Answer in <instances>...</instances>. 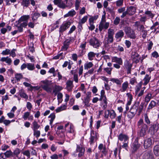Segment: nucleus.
I'll return each mask as SVG.
<instances>
[{
  "instance_id": "56",
  "label": "nucleus",
  "mask_w": 159,
  "mask_h": 159,
  "mask_svg": "<svg viewBox=\"0 0 159 159\" xmlns=\"http://www.w3.org/2000/svg\"><path fill=\"white\" fill-rule=\"evenodd\" d=\"M123 0H118L116 2V6L117 7H120L123 5Z\"/></svg>"
},
{
  "instance_id": "19",
  "label": "nucleus",
  "mask_w": 159,
  "mask_h": 159,
  "mask_svg": "<svg viewBox=\"0 0 159 159\" xmlns=\"http://www.w3.org/2000/svg\"><path fill=\"white\" fill-rule=\"evenodd\" d=\"M143 159H153V156L151 151L146 152L143 156Z\"/></svg>"
},
{
  "instance_id": "7",
  "label": "nucleus",
  "mask_w": 159,
  "mask_h": 159,
  "mask_svg": "<svg viewBox=\"0 0 159 159\" xmlns=\"http://www.w3.org/2000/svg\"><path fill=\"white\" fill-rule=\"evenodd\" d=\"M149 132H151L152 134L159 132V124L156 123L152 125L150 128Z\"/></svg>"
},
{
  "instance_id": "34",
  "label": "nucleus",
  "mask_w": 159,
  "mask_h": 159,
  "mask_svg": "<svg viewBox=\"0 0 159 159\" xmlns=\"http://www.w3.org/2000/svg\"><path fill=\"white\" fill-rule=\"evenodd\" d=\"M33 127L32 129L34 130H37L40 127V125H39L36 120H34L32 123Z\"/></svg>"
},
{
  "instance_id": "29",
  "label": "nucleus",
  "mask_w": 159,
  "mask_h": 159,
  "mask_svg": "<svg viewBox=\"0 0 159 159\" xmlns=\"http://www.w3.org/2000/svg\"><path fill=\"white\" fill-rule=\"evenodd\" d=\"M152 95L150 93H148L145 97V102H146V104L145 105V107H146L148 103L150 101L152 98Z\"/></svg>"
},
{
  "instance_id": "18",
  "label": "nucleus",
  "mask_w": 159,
  "mask_h": 159,
  "mask_svg": "<svg viewBox=\"0 0 159 159\" xmlns=\"http://www.w3.org/2000/svg\"><path fill=\"white\" fill-rule=\"evenodd\" d=\"M111 61L112 62H116L120 65L123 64L122 60L121 58H118L116 57H113L111 58Z\"/></svg>"
},
{
  "instance_id": "16",
  "label": "nucleus",
  "mask_w": 159,
  "mask_h": 159,
  "mask_svg": "<svg viewBox=\"0 0 159 159\" xmlns=\"http://www.w3.org/2000/svg\"><path fill=\"white\" fill-rule=\"evenodd\" d=\"M118 139L120 141L124 140V142H126L128 141L129 137L125 134L122 133L120 134L118 136Z\"/></svg>"
},
{
  "instance_id": "31",
  "label": "nucleus",
  "mask_w": 159,
  "mask_h": 159,
  "mask_svg": "<svg viewBox=\"0 0 159 159\" xmlns=\"http://www.w3.org/2000/svg\"><path fill=\"white\" fill-rule=\"evenodd\" d=\"M55 115L54 113L51 114L48 116V118H50V119L49 120L50 121L49 124L51 125H52L53 122L55 119Z\"/></svg>"
},
{
  "instance_id": "41",
  "label": "nucleus",
  "mask_w": 159,
  "mask_h": 159,
  "mask_svg": "<svg viewBox=\"0 0 159 159\" xmlns=\"http://www.w3.org/2000/svg\"><path fill=\"white\" fill-rule=\"evenodd\" d=\"M27 68L28 70H34L35 68L34 64L31 63H27Z\"/></svg>"
},
{
  "instance_id": "36",
  "label": "nucleus",
  "mask_w": 159,
  "mask_h": 159,
  "mask_svg": "<svg viewBox=\"0 0 159 159\" xmlns=\"http://www.w3.org/2000/svg\"><path fill=\"white\" fill-rule=\"evenodd\" d=\"M93 66V63L91 62H88L84 64V69L85 70H88L92 67Z\"/></svg>"
},
{
  "instance_id": "33",
  "label": "nucleus",
  "mask_w": 159,
  "mask_h": 159,
  "mask_svg": "<svg viewBox=\"0 0 159 159\" xmlns=\"http://www.w3.org/2000/svg\"><path fill=\"white\" fill-rule=\"evenodd\" d=\"M29 15H25L22 16L19 20V22L20 23L21 22L27 21V20L29 18Z\"/></svg>"
},
{
  "instance_id": "60",
  "label": "nucleus",
  "mask_w": 159,
  "mask_h": 159,
  "mask_svg": "<svg viewBox=\"0 0 159 159\" xmlns=\"http://www.w3.org/2000/svg\"><path fill=\"white\" fill-rule=\"evenodd\" d=\"M145 14L148 15V16L151 18H152L154 16V15L153 14L151 11H147L145 12Z\"/></svg>"
},
{
  "instance_id": "53",
  "label": "nucleus",
  "mask_w": 159,
  "mask_h": 159,
  "mask_svg": "<svg viewBox=\"0 0 159 159\" xmlns=\"http://www.w3.org/2000/svg\"><path fill=\"white\" fill-rule=\"evenodd\" d=\"M112 68L111 67H106L104 69V70L106 71L109 75H111V71L112 70Z\"/></svg>"
},
{
  "instance_id": "45",
  "label": "nucleus",
  "mask_w": 159,
  "mask_h": 159,
  "mask_svg": "<svg viewBox=\"0 0 159 159\" xmlns=\"http://www.w3.org/2000/svg\"><path fill=\"white\" fill-rule=\"evenodd\" d=\"M30 3L29 0H22L21 5L23 7H27Z\"/></svg>"
},
{
  "instance_id": "51",
  "label": "nucleus",
  "mask_w": 159,
  "mask_h": 159,
  "mask_svg": "<svg viewBox=\"0 0 159 159\" xmlns=\"http://www.w3.org/2000/svg\"><path fill=\"white\" fill-rule=\"evenodd\" d=\"M107 39L108 43H112L113 42V36L107 35Z\"/></svg>"
},
{
  "instance_id": "44",
  "label": "nucleus",
  "mask_w": 159,
  "mask_h": 159,
  "mask_svg": "<svg viewBox=\"0 0 159 159\" xmlns=\"http://www.w3.org/2000/svg\"><path fill=\"white\" fill-rule=\"evenodd\" d=\"M90 99L89 98H85L84 100L83 101V103L85 104V106L86 107H89L90 105V104L89 103Z\"/></svg>"
},
{
  "instance_id": "64",
  "label": "nucleus",
  "mask_w": 159,
  "mask_h": 159,
  "mask_svg": "<svg viewBox=\"0 0 159 159\" xmlns=\"http://www.w3.org/2000/svg\"><path fill=\"white\" fill-rule=\"evenodd\" d=\"M94 69L93 68H91V69L89 70L88 72H86L84 75V76H85V75H88L89 74H92L93 73V72L94 71Z\"/></svg>"
},
{
  "instance_id": "25",
  "label": "nucleus",
  "mask_w": 159,
  "mask_h": 159,
  "mask_svg": "<svg viewBox=\"0 0 159 159\" xmlns=\"http://www.w3.org/2000/svg\"><path fill=\"white\" fill-rule=\"evenodd\" d=\"M19 94L20 97L25 99H27L28 96L25 93V91L23 89H21L20 90Z\"/></svg>"
},
{
  "instance_id": "15",
  "label": "nucleus",
  "mask_w": 159,
  "mask_h": 159,
  "mask_svg": "<svg viewBox=\"0 0 159 159\" xmlns=\"http://www.w3.org/2000/svg\"><path fill=\"white\" fill-rule=\"evenodd\" d=\"M127 10L128 11V14L130 16L134 15L136 12V8L134 6L127 7Z\"/></svg>"
},
{
  "instance_id": "52",
  "label": "nucleus",
  "mask_w": 159,
  "mask_h": 159,
  "mask_svg": "<svg viewBox=\"0 0 159 159\" xmlns=\"http://www.w3.org/2000/svg\"><path fill=\"white\" fill-rule=\"evenodd\" d=\"M23 75L21 74H16L15 76V78L18 81H20L22 78Z\"/></svg>"
},
{
  "instance_id": "21",
  "label": "nucleus",
  "mask_w": 159,
  "mask_h": 159,
  "mask_svg": "<svg viewBox=\"0 0 159 159\" xmlns=\"http://www.w3.org/2000/svg\"><path fill=\"white\" fill-rule=\"evenodd\" d=\"M129 86V84L127 81L124 82L122 85L121 88L120 89V91L121 92H124L127 89Z\"/></svg>"
},
{
  "instance_id": "5",
  "label": "nucleus",
  "mask_w": 159,
  "mask_h": 159,
  "mask_svg": "<svg viewBox=\"0 0 159 159\" xmlns=\"http://www.w3.org/2000/svg\"><path fill=\"white\" fill-rule=\"evenodd\" d=\"M90 44L93 48H98L100 46L101 42L95 37L91 38L89 41Z\"/></svg>"
},
{
  "instance_id": "3",
  "label": "nucleus",
  "mask_w": 159,
  "mask_h": 159,
  "mask_svg": "<svg viewBox=\"0 0 159 159\" xmlns=\"http://www.w3.org/2000/svg\"><path fill=\"white\" fill-rule=\"evenodd\" d=\"M139 129H140L139 135L141 137L144 136L146 134V131L148 129V126L146 124L144 123L143 120L140 119L137 123V124Z\"/></svg>"
},
{
  "instance_id": "39",
  "label": "nucleus",
  "mask_w": 159,
  "mask_h": 159,
  "mask_svg": "<svg viewBox=\"0 0 159 159\" xmlns=\"http://www.w3.org/2000/svg\"><path fill=\"white\" fill-rule=\"evenodd\" d=\"M63 89L62 87L58 85H55L53 89V92H59L62 90Z\"/></svg>"
},
{
  "instance_id": "24",
  "label": "nucleus",
  "mask_w": 159,
  "mask_h": 159,
  "mask_svg": "<svg viewBox=\"0 0 159 159\" xmlns=\"http://www.w3.org/2000/svg\"><path fill=\"white\" fill-rule=\"evenodd\" d=\"M76 12L74 9H72L69 11L64 16L65 17H66L69 16L73 17L76 14Z\"/></svg>"
},
{
  "instance_id": "50",
  "label": "nucleus",
  "mask_w": 159,
  "mask_h": 159,
  "mask_svg": "<svg viewBox=\"0 0 159 159\" xmlns=\"http://www.w3.org/2000/svg\"><path fill=\"white\" fill-rule=\"evenodd\" d=\"M98 15L92 16L89 19V22L94 23V21L96 20L98 18Z\"/></svg>"
},
{
  "instance_id": "49",
  "label": "nucleus",
  "mask_w": 159,
  "mask_h": 159,
  "mask_svg": "<svg viewBox=\"0 0 159 159\" xmlns=\"http://www.w3.org/2000/svg\"><path fill=\"white\" fill-rule=\"evenodd\" d=\"M34 135L35 136L36 138H38L40 135V132L39 130H34Z\"/></svg>"
},
{
  "instance_id": "20",
  "label": "nucleus",
  "mask_w": 159,
  "mask_h": 159,
  "mask_svg": "<svg viewBox=\"0 0 159 159\" xmlns=\"http://www.w3.org/2000/svg\"><path fill=\"white\" fill-rule=\"evenodd\" d=\"M124 35V33L121 30H120L118 31L115 34V38L118 39H121Z\"/></svg>"
},
{
  "instance_id": "8",
  "label": "nucleus",
  "mask_w": 159,
  "mask_h": 159,
  "mask_svg": "<svg viewBox=\"0 0 159 159\" xmlns=\"http://www.w3.org/2000/svg\"><path fill=\"white\" fill-rule=\"evenodd\" d=\"M98 139V135L97 133L93 130L91 131L90 133L89 141L90 144L94 143Z\"/></svg>"
},
{
  "instance_id": "46",
  "label": "nucleus",
  "mask_w": 159,
  "mask_h": 159,
  "mask_svg": "<svg viewBox=\"0 0 159 159\" xmlns=\"http://www.w3.org/2000/svg\"><path fill=\"white\" fill-rule=\"evenodd\" d=\"M88 19V16H85L83 17L79 22L84 24L86 22Z\"/></svg>"
},
{
  "instance_id": "27",
  "label": "nucleus",
  "mask_w": 159,
  "mask_h": 159,
  "mask_svg": "<svg viewBox=\"0 0 159 159\" xmlns=\"http://www.w3.org/2000/svg\"><path fill=\"white\" fill-rule=\"evenodd\" d=\"M32 19L33 21L34 22L37 20L38 18L40 16V13L38 12H35L32 14Z\"/></svg>"
},
{
  "instance_id": "35",
  "label": "nucleus",
  "mask_w": 159,
  "mask_h": 159,
  "mask_svg": "<svg viewBox=\"0 0 159 159\" xmlns=\"http://www.w3.org/2000/svg\"><path fill=\"white\" fill-rule=\"evenodd\" d=\"M96 54V53L93 52H89L88 54V56L89 60L90 61L93 60L94 57H95Z\"/></svg>"
},
{
  "instance_id": "9",
  "label": "nucleus",
  "mask_w": 159,
  "mask_h": 159,
  "mask_svg": "<svg viewBox=\"0 0 159 159\" xmlns=\"http://www.w3.org/2000/svg\"><path fill=\"white\" fill-rule=\"evenodd\" d=\"M70 25V23L69 21L64 22L60 26L59 28V32H63L69 28Z\"/></svg>"
},
{
  "instance_id": "17",
  "label": "nucleus",
  "mask_w": 159,
  "mask_h": 159,
  "mask_svg": "<svg viewBox=\"0 0 159 159\" xmlns=\"http://www.w3.org/2000/svg\"><path fill=\"white\" fill-rule=\"evenodd\" d=\"M110 81L114 83H115L117 85H120L123 82L122 79L120 78L119 79L115 78H112L110 79Z\"/></svg>"
},
{
  "instance_id": "2",
  "label": "nucleus",
  "mask_w": 159,
  "mask_h": 159,
  "mask_svg": "<svg viewBox=\"0 0 159 159\" xmlns=\"http://www.w3.org/2000/svg\"><path fill=\"white\" fill-rule=\"evenodd\" d=\"M41 87L48 93H51L52 91V81L48 80H42L40 82Z\"/></svg>"
},
{
  "instance_id": "55",
  "label": "nucleus",
  "mask_w": 159,
  "mask_h": 159,
  "mask_svg": "<svg viewBox=\"0 0 159 159\" xmlns=\"http://www.w3.org/2000/svg\"><path fill=\"white\" fill-rule=\"evenodd\" d=\"M81 2V0H76L75 4V10H77L80 6V3Z\"/></svg>"
},
{
  "instance_id": "48",
  "label": "nucleus",
  "mask_w": 159,
  "mask_h": 159,
  "mask_svg": "<svg viewBox=\"0 0 159 159\" xmlns=\"http://www.w3.org/2000/svg\"><path fill=\"white\" fill-rule=\"evenodd\" d=\"M144 118L145 122L148 125L150 124L151 123L149 119L147 114H144Z\"/></svg>"
},
{
  "instance_id": "14",
  "label": "nucleus",
  "mask_w": 159,
  "mask_h": 159,
  "mask_svg": "<svg viewBox=\"0 0 159 159\" xmlns=\"http://www.w3.org/2000/svg\"><path fill=\"white\" fill-rule=\"evenodd\" d=\"M152 144V140L150 138L146 139L144 143V147L145 148H147L151 146Z\"/></svg>"
},
{
  "instance_id": "22",
  "label": "nucleus",
  "mask_w": 159,
  "mask_h": 159,
  "mask_svg": "<svg viewBox=\"0 0 159 159\" xmlns=\"http://www.w3.org/2000/svg\"><path fill=\"white\" fill-rule=\"evenodd\" d=\"M11 27L9 25H7L6 27H2L1 30V33L5 34L7 32L10 31L11 30Z\"/></svg>"
},
{
  "instance_id": "61",
  "label": "nucleus",
  "mask_w": 159,
  "mask_h": 159,
  "mask_svg": "<svg viewBox=\"0 0 159 159\" xmlns=\"http://www.w3.org/2000/svg\"><path fill=\"white\" fill-rule=\"evenodd\" d=\"M10 53V50L9 49H7L5 50L2 51V54L3 55H7Z\"/></svg>"
},
{
  "instance_id": "37",
  "label": "nucleus",
  "mask_w": 159,
  "mask_h": 159,
  "mask_svg": "<svg viewBox=\"0 0 159 159\" xmlns=\"http://www.w3.org/2000/svg\"><path fill=\"white\" fill-rule=\"evenodd\" d=\"M156 103L153 100L151 101L147 108L148 110L152 109L156 106Z\"/></svg>"
},
{
  "instance_id": "1",
  "label": "nucleus",
  "mask_w": 159,
  "mask_h": 159,
  "mask_svg": "<svg viewBox=\"0 0 159 159\" xmlns=\"http://www.w3.org/2000/svg\"><path fill=\"white\" fill-rule=\"evenodd\" d=\"M144 103L142 102L139 106L140 102L136 101L132 107L130 108V111L128 113L127 116L130 119H132L136 114L138 111V115H140L143 108Z\"/></svg>"
},
{
  "instance_id": "13",
  "label": "nucleus",
  "mask_w": 159,
  "mask_h": 159,
  "mask_svg": "<svg viewBox=\"0 0 159 159\" xmlns=\"http://www.w3.org/2000/svg\"><path fill=\"white\" fill-rule=\"evenodd\" d=\"M71 41V39L70 38L66 40L64 43V45L61 48V50L62 51L66 50L69 47Z\"/></svg>"
},
{
  "instance_id": "57",
  "label": "nucleus",
  "mask_w": 159,
  "mask_h": 159,
  "mask_svg": "<svg viewBox=\"0 0 159 159\" xmlns=\"http://www.w3.org/2000/svg\"><path fill=\"white\" fill-rule=\"evenodd\" d=\"M30 112H26L24 113V114L22 116V118L24 120H26L30 115Z\"/></svg>"
},
{
  "instance_id": "4",
  "label": "nucleus",
  "mask_w": 159,
  "mask_h": 159,
  "mask_svg": "<svg viewBox=\"0 0 159 159\" xmlns=\"http://www.w3.org/2000/svg\"><path fill=\"white\" fill-rule=\"evenodd\" d=\"M109 25V23L106 22L105 15L102 16L101 20L99 25V30L101 31L103 29L107 30Z\"/></svg>"
},
{
  "instance_id": "11",
  "label": "nucleus",
  "mask_w": 159,
  "mask_h": 159,
  "mask_svg": "<svg viewBox=\"0 0 159 159\" xmlns=\"http://www.w3.org/2000/svg\"><path fill=\"white\" fill-rule=\"evenodd\" d=\"M132 64L127 60H125L124 62V67L127 70V73L130 74Z\"/></svg>"
},
{
  "instance_id": "47",
  "label": "nucleus",
  "mask_w": 159,
  "mask_h": 159,
  "mask_svg": "<svg viewBox=\"0 0 159 159\" xmlns=\"http://www.w3.org/2000/svg\"><path fill=\"white\" fill-rule=\"evenodd\" d=\"M108 35L113 36L114 34V30L112 29L109 28L108 30Z\"/></svg>"
},
{
  "instance_id": "26",
  "label": "nucleus",
  "mask_w": 159,
  "mask_h": 159,
  "mask_svg": "<svg viewBox=\"0 0 159 159\" xmlns=\"http://www.w3.org/2000/svg\"><path fill=\"white\" fill-rule=\"evenodd\" d=\"M153 152L154 155L156 156H159V145H157L154 146Z\"/></svg>"
},
{
  "instance_id": "6",
  "label": "nucleus",
  "mask_w": 159,
  "mask_h": 159,
  "mask_svg": "<svg viewBox=\"0 0 159 159\" xmlns=\"http://www.w3.org/2000/svg\"><path fill=\"white\" fill-rule=\"evenodd\" d=\"M140 145L138 143V138H136L132 143L131 148V151L132 153H134L137 151L140 147Z\"/></svg>"
},
{
  "instance_id": "38",
  "label": "nucleus",
  "mask_w": 159,
  "mask_h": 159,
  "mask_svg": "<svg viewBox=\"0 0 159 159\" xmlns=\"http://www.w3.org/2000/svg\"><path fill=\"white\" fill-rule=\"evenodd\" d=\"M107 111L108 114H109L110 116L111 119L115 118L116 115L114 110H111L110 111L109 110H107Z\"/></svg>"
},
{
  "instance_id": "58",
  "label": "nucleus",
  "mask_w": 159,
  "mask_h": 159,
  "mask_svg": "<svg viewBox=\"0 0 159 159\" xmlns=\"http://www.w3.org/2000/svg\"><path fill=\"white\" fill-rule=\"evenodd\" d=\"M4 154L6 157L8 158L12 155V152L10 150L7 151Z\"/></svg>"
},
{
  "instance_id": "43",
  "label": "nucleus",
  "mask_w": 159,
  "mask_h": 159,
  "mask_svg": "<svg viewBox=\"0 0 159 159\" xmlns=\"http://www.w3.org/2000/svg\"><path fill=\"white\" fill-rule=\"evenodd\" d=\"M107 98H104L103 101V102L101 103V105H102V107L104 109H105L107 107Z\"/></svg>"
},
{
  "instance_id": "10",
  "label": "nucleus",
  "mask_w": 159,
  "mask_h": 159,
  "mask_svg": "<svg viewBox=\"0 0 159 159\" xmlns=\"http://www.w3.org/2000/svg\"><path fill=\"white\" fill-rule=\"evenodd\" d=\"M127 30L128 31L125 30V32L128 36L131 39H135L136 36L134 31L132 30H130L129 28H127Z\"/></svg>"
},
{
  "instance_id": "62",
  "label": "nucleus",
  "mask_w": 159,
  "mask_h": 159,
  "mask_svg": "<svg viewBox=\"0 0 159 159\" xmlns=\"http://www.w3.org/2000/svg\"><path fill=\"white\" fill-rule=\"evenodd\" d=\"M89 29L91 31L93 30L95 27V26L93 25V23L89 22Z\"/></svg>"
},
{
  "instance_id": "59",
  "label": "nucleus",
  "mask_w": 159,
  "mask_h": 159,
  "mask_svg": "<svg viewBox=\"0 0 159 159\" xmlns=\"http://www.w3.org/2000/svg\"><path fill=\"white\" fill-rule=\"evenodd\" d=\"M120 21V19L119 17H116L114 21V24L116 25H118Z\"/></svg>"
},
{
  "instance_id": "63",
  "label": "nucleus",
  "mask_w": 159,
  "mask_h": 159,
  "mask_svg": "<svg viewBox=\"0 0 159 159\" xmlns=\"http://www.w3.org/2000/svg\"><path fill=\"white\" fill-rule=\"evenodd\" d=\"M72 84L73 82L71 81H68L67 82V86L69 89H70L72 88Z\"/></svg>"
},
{
  "instance_id": "32",
  "label": "nucleus",
  "mask_w": 159,
  "mask_h": 159,
  "mask_svg": "<svg viewBox=\"0 0 159 159\" xmlns=\"http://www.w3.org/2000/svg\"><path fill=\"white\" fill-rule=\"evenodd\" d=\"M67 0H62L60 5H59V7L62 9H65L67 7L66 5Z\"/></svg>"
},
{
  "instance_id": "54",
  "label": "nucleus",
  "mask_w": 159,
  "mask_h": 159,
  "mask_svg": "<svg viewBox=\"0 0 159 159\" xmlns=\"http://www.w3.org/2000/svg\"><path fill=\"white\" fill-rule=\"evenodd\" d=\"M142 84L141 83H139L138 85L136 86L135 88L136 94H137L140 89L141 87Z\"/></svg>"
},
{
  "instance_id": "28",
  "label": "nucleus",
  "mask_w": 159,
  "mask_h": 159,
  "mask_svg": "<svg viewBox=\"0 0 159 159\" xmlns=\"http://www.w3.org/2000/svg\"><path fill=\"white\" fill-rule=\"evenodd\" d=\"M151 78V76L149 75L146 74L143 80L144 82L143 84L145 85H147L149 82Z\"/></svg>"
},
{
  "instance_id": "40",
  "label": "nucleus",
  "mask_w": 159,
  "mask_h": 159,
  "mask_svg": "<svg viewBox=\"0 0 159 159\" xmlns=\"http://www.w3.org/2000/svg\"><path fill=\"white\" fill-rule=\"evenodd\" d=\"M65 57V55H63V53H61L53 57L54 59H58L60 58V59H63Z\"/></svg>"
},
{
  "instance_id": "12",
  "label": "nucleus",
  "mask_w": 159,
  "mask_h": 159,
  "mask_svg": "<svg viewBox=\"0 0 159 159\" xmlns=\"http://www.w3.org/2000/svg\"><path fill=\"white\" fill-rule=\"evenodd\" d=\"M77 152H79L78 157H80L84 156L85 152V149L82 147H80L79 145H77L76 149Z\"/></svg>"
},
{
  "instance_id": "23",
  "label": "nucleus",
  "mask_w": 159,
  "mask_h": 159,
  "mask_svg": "<svg viewBox=\"0 0 159 159\" xmlns=\"http://www.w3.org/2000/svg\"><path fill=\"white\" fill-rule=\"evenodd\" d=\"M132 58L133 59L134 61L137 63L139 61V55L137 53L134 52L132 53Z\"/></svg>"
},
{
  "instance_id": "42",
  "label": "nucleus",
  "mask_w": 159,
  "mask_h": 159,
  "mask_svg": "<svg viewBox=\"0 0 159 159\" xmlns=\"http://www.w3.org/2000/svg\"><path fill=\"white\" fill-rule=\"evenodd\" d=\"M141 33L142 37L143 39H145L147 37L148 31L145 30V28L140 31Z\"/></svg>"
},
{
  "instance_id": "30",
  "label": "nucleus",
  "mask_w": 159,
  "mask_h": 159,
  "mask_svg": "<svg viewBox=\"0 0 159 159\" xmlns=\"http://www.w3.org/2000/svg\"><path fill=\"white\" fill-rule=\"evenodd\" d=\"M67 106L66 105H62L60 107H58L55 110L56 112L58 113L61 111L66 110V108Z\"/></svg>"
}]
</instances>
